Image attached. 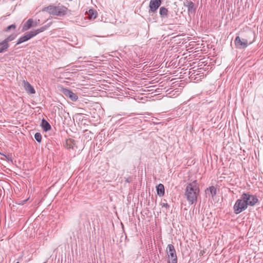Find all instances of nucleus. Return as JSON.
Segmentation results:
<instances>
[{
  "label": "nucleus",
  "instance_id": "19",
  "mask_svg": "<svg viewBox=\"0 0 263 263\" xmlns=\"http://www.w3.org/2000/svg\"><path fill=\"white\" fill-rule=\"evenodd\" d=\"M93 133L91 131L85 130L84 131V135L83 136L84 141L86 140V141H89L92 139L93 136Z\"/></svg>",
  "mask_w": 263,
  "mask_h": 263
},
{
  "label": "nucleus",
  "instance_id": "31",
  "mask_svg": "<svg viewBox=\"0 0 263 263\" xmlns=\"http://www.w3.org/2000/svg\"><path fill=\"white\" fill-rule=\"evenodd\" d=\"M77 115H86L83 114V113H78V114H77Z\"/></svg>",
  "mask_w": 263,
  "mask_h": 263
},
{
  "label": "nucleus",
  "instance_id": "5",
  "mask_svg": "<svg viewBox=\"0 0 263 263\" xmlns=\"http://www.w3.org/2000/svg\"><path fill=\"white\" fill-rule=\"evenodd\" d=\"M166 250L168 256L167 263H177V257L174 246L172 244L168 245Z\"/></svg>",
  "mask_w": 263,
  "mask_h": 263
},
{
  "label": "nucleus",
  "instance_id": "12",
  "mask_svg": "<svg viewBox=\"0 0 263 263\" xmlns=\"http://www.w3.org/2000/svg\"><path fill=\"white\" fill-rule=\"evenodd\" d=\"M23 84L24 89L28 93L31 94H34L35 93L34 88L28 81L24 80L23 81Z\"/></svg>",
  "mask_w": 263,
  "mask_h": 263
},
{
  "label": "nucleus",
  "instance_id": "30",
  "mask_svg": "<svg viewBox=\"0 0 263 263\" xmlns=\"http://www.w3.org/2000/svg\"><path fill=\"white\" fill-rule=\"evenodd\" d=\"M162 207H164L166 209H169L170 208V205L167 203H163L162 204Z\"/></svg>",
  "mask_w": 263,
  "mask_h": 263
},
{
  "label": "nucleus",
  "instance_id": "26",
  "mask_svg": "<svg viewBox=\"0 0 263 263\" xmlns=\"http://www.w3.org/2000/svg\"><path fill=\"white\" fill-rule=\"evenodd\" d=\"M34 138L39 143H41L42 141V137L40 133H36L34 135Z\"/></svg>",
  "mask_w": 263,
  "mask_h": 263
},
{
  "label": "nucleus",
  "instance_id": "33",
  "mask_svg": "<svg viewBox=\"0 0 263 263\" xmlns=\"http://www.w3.org/2000/svg\"><path fill=\"white\" fill-rule=\"evenodd\" d=\"M213 119H214V118H212L211 119V121H213Z\"/></svg>",
  "mask_w": 263,
  "mask_h": 263
},
{
  "label": "nucleus",
  "instance_id": "13",
  "mask_svg": "<svg viewBox=\"0 0 263 263\" xmlns=\"http://www.w3.org/2000/svg\"><path fill=\"white\" fill-rule=\"evenodd\" d=\"M65 146L67 149H74L75 147L77 148L76 146V141L72 139H69L66 140L65 143Z\"/></svg>",
  "mask_w": 263,
  "mask_h": 263
},
{
  "label": "nucleus",
  "instance_id": "4",
  "mask_svg": "<svg viewBox=\"0 0 263 263\" xmlns=\"http://www.w3.org/2000/svg\"><path fill=\"white\" fill-rule=\"evenodd\" d=\"M253 42V41H249L247 39L237 36L234 40V44L236 48L241 49L247 48L248 45L252 44Z\"/></svg>",
  "mask_w": 263,
  "mask_h": 263
},
{
  "label": "nucleus",
  "instance_id": "3",
  "mask_svg": "<svg viewBox=\"0 0 263 263\" xmlns=\"http://www.w3.org/2000/svg\"><path fill=\"white\" fill-rule=\"evenodd\" d=\"M247 200L243 199L242 195L241 198L237 199L233 206L234 212L236 214H238L242 211L246 210L248 208Z\"/></svg>",
  "mask_w": 263,
  "mask_h": 263
},
{
  "label": "nucleus",
  "instance_id": "22",
  "mask_svg": "<svg viewBox=\"0 0 263 263\" xmlns=\"http://www.w3.org/2000/svg\"><path fill=\"white\" fill-rule=\"evenodd\" d=\"M206 191H210V194L212 198H213L217 194V190L216 188L214 186H211L209 188H207L205 190V192Z\"/></svg>",
  "mask_w": 263,
  "mask_h": 263
},
{
  "label": "nucleus",
  "instance_id": "7",
  "mask_svg": "<svg viewBox=\"0 0 263 263\" xmlns=\"http://www.w3.org/2000/svg\"><path fill=\"white\" fill-rule=\"evenodd\" d=\"M243 199L247 200L248 205L254 206L258 201V199L256 196L251 195L249 193H244L242 194Z\"/></svg>",
  "mask_w": 263,
  "mask_h": 263
},
{
  "label": "nucleus",
  "instance_id": "10",
  "mask_svg": "<svg viewBox=\"0 0 263 263\" xmlns=\"http://www.w3.org/2000/svg\"><path fill=\"white\" fill-rule=\"evenodd\" d=\"M55 15L59 16H64L67 14L68 11H70L67 7L60 4L55 6Z\"/></svg>",
  "mask_w": 263,
  "mask_h": 263
},
{
  "label": "nucleus",
  "instance_id": "18",
  "mask_svg": "<svg viewBox=\"0 0 263 263\" xmlns=\"http://www.w3.org/2000/svg\"><path fill=\"white\" fill-rule=\"evenodd\" d=\"M157 194L160 196H163L164 195L165 189L163 184L160 183L156 186Z\"/></svg>",
  "mask_w": 263,
  "mask_h": 263
},
{
  "label": "nucleus",
  "instance_id": "17",
  "mask_svg": "<svg viewBox=\"0 0 263 263\" xmlns=\"http://www.w3.org/2000/svg\"><path fill=\"white\" fill-rule=\"evenodd\" d=\"M9 47V44L5 40L0 42V53L5 52Z\"/></svg>",
  "mask_w": 263,
  "mask_h": 263
},
{
  "label": "nucleus",
  "instance_id": "9",
  "mask_svg": "<svg viewBox=\"0 0 263 263\" xmlns=\"http://www.w3.org/2000/svg\"><path fill=\"white\" fill-rule=\"evenodd\" d=\"M162 0H151L149 4V13H155L161 6Z\"/></svg>",
  "mask_w": 263,
  "mask_h": 263
},
{
  "label": "nucleus",
  "instance_id": "27",
  "mask_svg": "<svg viewBox=\"0 0 263 263\" xmlns=\"http://www.w3.org/2000/svg\"><path fill=\"white\" fill-rule=\"evenodd\" d=\"M26 33L28 35V36L30 38V39H31V38H32L33 37H34V36H35V35H37L35 29L34 30H31V31H30L29 32H28Z\"/></svg>",
  "mask_w": 263,
  "mask_h": 263
},
{
  "label": "nucleus",
  "instance_id": "24",
  "mask_svg": "<svg viewBox=\"0 0 263 263\" xmlns=\"http://www.w3.org/2000/svg\"><path fill=\"white\" fill-rule=\"evenodd\" d=\"M53 109L55 111V112H54L55 115H56L57 114L58 115H59V116H60L61 114H62L63 111H64L63 110L62 107H61L60 108V107H59L58 106H54Z\"/></svg>",
  "mask_w": 263,
  "mask_h": 263
},
{
  "label": "nucleus",
  "instance_id": "28",
  "mask_svg": "<svg viewBox=\"0 0 263 263\" xmlns=\"http://www.w3.org/2000/svg\"><path fill=\"white\" fill-rule=\"evenodd\" d=\"M16 27V26L15 24H12V25H10L8 26V27H7L5 28L4 31L5 32H9L11 29H13V30L15 29Z\"/></svg>",
  "mask_w": 263,
  "mask_h": 263
},
{
  "label": "nucleus",
  "instance_id": "20",
  "mask_svg": "<svg viewBox=\"0 0 263 263\" xmlns=\"http://www.w3.org/2000/svg\"><path fill=\"white\" fill-rule=\"evenodd\" d=\"M89 20H94L97 16V12L94 9H89L87 13Z\"/></svg>",
  "mask_w": 263,
  "mask_h": 263
},
{
  "label": "nucleus",
  "instance_id": "11",
  "mask_svg": "<svg viewBox=\"0 0 263 263\" xmlns=\"http://www.w3.org/2000/svg\"><path fill=\"white\" fill-rule=\"evenodd\" d=\"M36 26V24H33V20L32 18H29L24 24L22 28V31H27L32 27H35Z\"/></svg>",
  "mask_w": 263,
  "mask_h": 263
},
{
  "label": "nucleus",
  "instance_id": "21",
  "mask_svg": "<svg viewBox=\"0 0 263 263\" xmlns=\"http://www.w3.org/2000/svg\"><path fill=\"white\" fill-rule=\"evenodd\" d=\"M30 40V38L29 37L28 35L26 33L24 35L20 37L17 41V42L16 43V45L20 44L23 42H25L26 41H27Z\"/></svg>",
  "mask_w": 263,
  "mask_h": 263
},
{
  "label": "nucleus",
  "instance_id": "1",
  "mask_svg": "<svg viewBox=\"0 0 263 263\" xmlns=\"http://www.w3.org/2000/svg\"><path fill=\"white\" fill-rule=\"evenodd\" d=\"M199 193L200 189L197 180H194L186 184L184 192V197L190 204L196 203Z\"/></svg>",
  "mask_w": 263,
  "mask_h": 263
},
{
  "label": "nucleus",
  "instance_id": "37",
  "mask_svg": "<svg viewBox=\"0 0 263 263\" xmlns=\"http://www.w3.org/2000/svg\"><path fill=\"white\" fill-rule=\"evenodd\" d=\"M16 263H19V262H16Z\"/></svg>",
  "mask_w": 263,
  "mask_h": 263
},
{
  "label": "nucleus",
  "instance_id": "29",
  "mask_svg": "<svg viewBox=\"0 0 263 263\" xmlns=\"http://www.w3.org/2000/svg\"><path fill=\"white\" fill-rule=\"evenodd\" d=\"M133 178H132V177H130V176L127 177L125 179V181L127 183L132 182L133 181Z\"/></svg>",
  "mask_w": 263,
  "mask_h": 263
},
{
  "label": "nucleus",
  "instance_id": "36",
  "mask_svg": "<svg viewBox=\"0 0 263 263\" xmlns=\"http://www.w3.org/2000/svg\"><path fill=\"white\" fill-rule=\"evenodd\" d=\"M250 34H251V35H253V33H251V32H250Z\"/></svg>",
  "mask_w": 263,
  "mask_h": 263
},
{
  "label": "nucleus",
  "instance_id": "6",
  "mask_svg": "<svg viewBox=\"0 0 263 263\" xmlns=\"http://www.w3.org/2000/svg\"><path fill=\"white\" fill-rule=\"evenodd\" d=\"M183 6L187 8L188 14L194 16L195 14L197 5L190 0H185L183 2Z\"/></svg>",
  "mask_w": 263,
  "mask_h": 263
},
{
  "label": "nucleus",
  "instance_id": "34",
  "mask_svg": "<svg viewBox=\"0 0 263 263\" xmlns=\"http://www.w3.org/2000/svg\"><path fill=\"white\" fill-rule=\"evenodd\" d=\"M173 23H175V20H173Z\"/></svg>",
  "mask_w": 263,
  "mask_h": 263
},
{
  "label": "nucleus",
  "instance_id": "25",
  "mask_svg": "<svg viewBox=\"0 0 263 263\" xmlns=\"http://www.w3.org/2000/svg\"><path fill=\"white\" fill-rule=\"evenodd\" d=\"M16 36L17 34H12L6 37L4 40L8 43L9 42L14 40L16 38Z\"/></svg>",
  "mask_w": 263,
  "mask_h": 263
},
{
  "label": "nucleus",
  "instance_id": "2",
  "mask_svg": "<svg viewBox=\"0 0 263 263\" xmlns=\"http://www.w3.org/2000/svg\"><path fill=\"white\" fill-rule=\"evenodd\" d=\"M197 106L194 104L191 105V104L187 105L185 103L180 105L176 111L177 115H190L197 110Z\"/></svg>",
  "mask_w": 263,
  "mask_h": 263
},
{
  "label": "nucleus",
  "instance_id": "32",
  "mask_svg": "<svg viewBox=\"0 0 263 263\" xmlns=\"http://www.w3.org/2000/svg\"><path fill=\"white\" fill-rule=\"evenodd\" d=\"M137 115L141 116V115H143L142 114H137Z\"/></svg>",
  "mask_w": 263,
  "mask_h": 263
},
{
  "label": "nucleus",
  "instance_id": "15",
  "mask_svg": "<svg viewBox=\"0 0 263 263\" xmlns=\"http://www.w3.org/2000/svg\"><path fill=\"white\" fill-rule=\"evenodd\" d=\"M159 14L162 20L167 18L168 15L167 9L164 7H161L159 9Z\"/></svg>",
  "mask_w": 263,
  "mask_h": 263
},
{
  "label": "nucleus",
  "instance_id": "8",
  "mask_svg": "<svg viewBox=\"0 0 263 263\" xmlns=\"http://www.w3.org/2000/svg\"><path fill=\"white\" fill-rule=\"evenodd\" d=\"M60 91L66 97L69 98L72 101L74 102L78 99V95L68 88L61 87Z\"/></svg>",
  "mask_w": 263,
  "mask_h": 263
},
{
  "label": "nucleus",
  "instance_id": "23",
  "mask_svg": "<svg viewBox=\"0 0 263 263\" xmlns=\"http://www.w3.org/2000/svg\"><path fill=\"white\" fill-rule=\"evenodd\" d=\"M51 24V23H49L48 24L40 27V28L35 29L36 34H38L39 33L44 31L50 26Z\"/></svg>",
  "mask_w": 263,
  "mask_h": 263
},
{
  "label": "nucleus",
  "instance_id": "16",
  "mask_svg": "<svg viewBox=\"0 0 263 263\" xmlns=\"http://www.w3.org/2000/svg\"><path fill=\"white\" fill-rule=\"evenodd\" d=\"M41 126L43 130L46 132L49 131L51 128L49 122L45 119H42Z\"/></svg>",
  "mask_w": 263,
  "mask_h": 263
},
{
  "label": "nucleus",
  "instance_id": "14",
  "mask_svg": "<svg viewBox=\"0 0 263 263\" xmlns=\"http://www.w3.org/2000/svg\"><path fill=\"white\" fill-rule=\"evenodd\" d=\"M55 6H54L53 5H50L47 7H45L42 9V11L47 12L49 14L55 15Z\"/></svg>",
  "mask_w": 263,
  "mask_h": 263
},
{
  "label": "nucleus",
  "instance_id": "35",
  "mask_svg": "<svg viewBox=\"0 0 263 263\" xmlns=\"http://www.w3.org/2000/svg\"><path fill=\"white\" fill-rule=\"evenodd\" d=\"M175 15H177V12H175Z\"/></svg>",
  "mask_w": 263,
  "mask_h": 263
}]
</instances>
